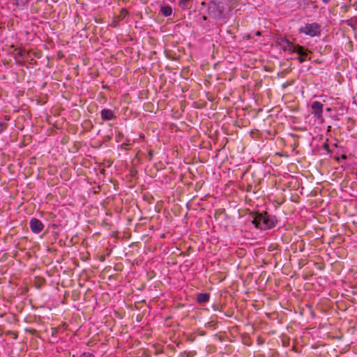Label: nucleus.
I'll return each instance as SVG.
<instances>
[{
  "label": "nucleus",
  "instance_id": "nucleus-1",
  "mask_svg": "<svg viewBox=\"0 0 357 357\" xmlns=\"http://www.w3.org/2000/svg\"><path fill=\"white\" fill-rule=\"evenodd\" d=\"M252 223L256 228L260 229H271L275 227L278 223L275 216L264 213H256L252 215Z\"/></svg>",
  "mask_w": 357,
  "mask_h": 357
},
{
  "label": "nucleus",
  "instance_id": "nucleus-2",
  "mask_svg": "<svg viewBox=\"0 0 357 357\" xmlns=\"http://www.w3.org/2000/svg\"><path fill=\"white\" fill-rule=\"evenodd\" d=\"M299 32L313 37L320 33V26L317 23L306 24L299 29Z\"/></svg>",
  "mask_w": 357,
  "mask_h": 357
},
{
  "label": "nucleus",
  "instance_id": "nucleus-3",
  "mask_svg": "<svg viewBox=\"0 0 357 357\" xmlns=\"http://www.w3.org/2000/svg\"><path fill=\"white\" fill-rule=\"evenodd\" d=\"M278 43L281 49H282L284 51H287L291 53H294L296 47V45H294L291 42L286 38H280Z\"/></svg>",
  "mask_w": 357,
  "mask_h": 357
},
{
  "label": "nucleus",
  "instance_id": "nucleus-4",
  "mask_svg": "<svg viewBox=\"0 0 357 357\" xmlns=\"http://www.w3.org/2000/svg\"><path fill=\"white\" fill-rule=\"evenodd\" d=\"M29 224L31 231L35 234L40 233L44 228L43 222L35 218L31 219Z\"/></svg>",
  "mask_w": 357,
  "mask_h": 357
},
{
  "label": "nucleus",
  "instance_id": "nucleus-5",
  "mask_svg": "<svg viewBox=\"0 0 357 357\" xmlns=\"http://www.w3.org/2000/svg\"><path fill=\"white\" fill-rule=\"evenodd\" d=\"M294 53H297L299 56L297 58L300 63H303L307 60L308 52L305 50L303 46L296 45V47Z\"/></svg>",
  "mask_w": 357,
  "mask_h": 357
},
{
  "label": "nucleus",
  "instance_id": "nucleus-6",
  "mask_svg": "<svg viewBox=\"0 0 357 357\" xmlns=\"http://www.w3.org/2000/svg\"><path fill=\"white\" fill-rule=\"evenodd\" d=\"M101 117L103 120L109 121L116 119V115L114 112L109 109H103L101 111Z\"/></svg>",
  "mask_w": 357,
  "mask_h": 357
},
{
  "label": "nucleus",
  "instance_id": "nucleus-7",
  "mask_svg": "<svg viewBox=\"0 0 357 357\" xmlns=\"http://www.w3.org/2000/svg\"><path fill=\"white\" fill-rule=\"evenodd\" d=\"M312 109L315 115L321 116L323 112V105L319 101H315L312 104Z\"/></svg>",
  "mask_w": 357,
  "mask_h": 357
},
{
  "label": "nucleus",
  "instance_id": "nucleus-8",
  "mask_svg": "<svg viewBox=\"0 0 357 357\" xmlns=\"http://www.w3.org/2000/svg\"><path fill=\"white\" fill-rule=\"evenodd\" d=\"M210 294L208 293H199L197 296V301L199 303L202 304L208 301Z\"/></svg>",
  "mask_w": 357,
  "mask_h": 357
},
{
  "label": "nucleus",
  "instance_id": "nucleus-9",
  "mask_svg": "<svg viewBox=\"0 0 357 357\" xmlns=\"http://www.w3.org/2000/svg\"><path fill=\"white\" fill-rule=\"evenodd\" d=\"M160 12L162 13V15L165 17H169L172 13V9L170 6H162L160 8Z\"/></svg>",
  "mask_w": 357,
  "mask_h": 357
},
{
  "label": "nucleus",
  "instance_id": "nucleus-10",
  "mask_svg": "<svg viewBox=\"0 0 357 357\" xmlns=\"http://www.w3.org/2000/svg\"><path fill=\"white\" fill-rule=\"evenodd\" d=\"M192 0H179L178 1V6L182 9H188L189 8V3Z\"/></svg>",
  "mask_w": 357,
  "mask_h": 357
},
{
  "label": "nucleus",
  "instance_id": "nucleus-11",
  "mask_svg": "<svg viewBox=\"0 0 357 357\" xmlns=\"http://www.w3.org/2000/svg\"><path fill=\"white\" fill-rule=\"evenodd\" d=\"M215 9L219 13V15H222L224 13V4L222 2H218V3L215 4Z\"/></svg>",
  "mask_w": 357,
  "mask_h": 357
},
{
  "label": "nucleus",
  "instance_id": "nucleus-12",
  "mask_svg": "<svg viewBox=\"0 0 357 357\" xmlns=\"http://www.w3.org/2000/svg\"><path fill=\"white\" fill-rule=\"evenodd\" d=\"M15 3L17 7H23L26 5L29 2V0H14Z\"/></svg>",
  "mask_w": 357,
  "mask_h": 357
},
{
  "label": "nucleus",
  "instance_id": "nucleus-13",
  "mask_svg": "<svg viewBox=\"0 0 357 357\" xmlns=\"http://www.w3.org/2000/svg\"><path fill=\"white\" fill-rule=\"evenodd\" d=\"M79 357H95V356L91 353L84 352L79 356Z\"/></svg>",
  "mask_w": 357,
  "mask_h": 357
},
{
  "label": "nucleus",
  "instance_id": "nucleus-14",
  "mask_svg": "<svg viewBox=\"0 0 357 357\" xmlns=\"http://www.w3.org/2000/svg\"><path fill=\"white\" fill-rule=\"evenodd\" d=\"M121 14H122L123 17H124L128 15V12L125 9H122Z\"/></svg>",
  "mask_w": 357,
  "mask_h": 357
},
{
  "label": "nucleus",
  "instance_id": "nucleus-15",
  "mask_svg": "<svg viewBox=\"0 0 357 357\" xmlns=\"http://www.w3.org/2000/svg\"><path fill=\"white\" fill-rule=\"evenodd\" d=\"M17 56H21V57H22V56H23V54H22V52L21 51L18 52L15 54V58L16 59V58H17Z\"/></svg>",
  "mask_w": 357,
  "mask_h": 357
},
{
  "label": "nucleus",
  "instance_id": "nucleus-16",
  "mask_svg": "<svg viewBox=\"0 0 357 357\" xmlns=\"http://www.w3.org/2000/svg\"><path fill=\"white\" fill-rule=\"evenodd\" d=\"M340 158H342V159H346V158H347V155H344V154H343V155H341V157H340V158L337 157V158H336V160H337V161H339V160H340Z\"/></svg>",
  "mask_w": 357,
  "mask_h": 357
},
{
  "label": "nucleus",
  "instance_id": "nucleus-17",
  "mask_svg": "<svg viewBox=\"0 0 357 357\" xmlns=\"http://www.w3.org/2000/svg\"><path fill=\"white\" fill-rule=\"evenodd\" d=\"M5 129L4 124L0 123V132H2Z\"/></svg>",
  "mask_w": 357,
  "mask_h": 357
},
{
  "label": "nucleus",
  "instance_id": "nucleus-18",
  "mask_svg": "<svg viewBox=\"0 0 357 357\" xmlns=\"http://www.w3.org/2000/svg\"><path fill=\"white\" fill-rule=\"evenodd\" d=\"M321 1H322L324 3H326H326H328L330 1V0H321Z\"/></svg>",
  "mask_w": 357,
  "mask_h": 357
},
{
  "label": "nucleus",
  "instance_id": "nucleus-19",
  "mask_svg": "<svg viewBox=\"0 0 357 357\" xmlns=\"http://www.w3.org/2000/svg\"><path fill=\"white\" fill-rule=\"evenodd\" d=\"M324 148H325L326 149H328V145L327 144H324Z\"/></svg>",
  "mask_w": 357,
  "mask_h": 357
},
{
  "label": "nucleus",
  "instance_id": "nucleus-20",
  "mask_svg": "<svg viewBox=\"0 0 357 357\" xmlns=\"http://www.w3.org/2000/svg\"><path fill=\"white\" fill-rule=\"evenodd\" d=\"M203 20H206V16H203Z\"/></svg>",
  "mask_w": 357,
  "mask_h": 357
},
{
  "label": "nucleus",
  "instance_id": "nucleus-21",
  "mask_svg": "<svg viewBox=\"0 0 357 357\" xmlns=\"http://www.w3.org/2000/svg\"><path fill=\"white\" fill-rule=\"evenodd\" d=\"M171 1H172V0H170Z\"/></svg>",
  "mask_w": 357,
  "mask_h": 357
}]
</instances>
